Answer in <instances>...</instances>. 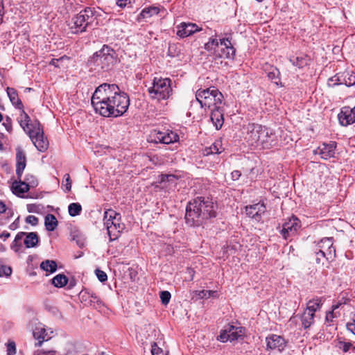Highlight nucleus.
Masks as SVG:
<instances>
[{"mask_svg":"<svg viewBox=\"0 0 355 355\" xmlns=\"http://www.w3.org/2000/svg\"><path fill=\"white\" fill-rule=\"evenodd\" d=\"M91 101L95 112L105 117L122 116L130 105L129 96L116 84L100 85L96 88Z\"/></svg>","mask_w":355,"mask_h":355,"instance_id":"1","label":"nucleus"},{"mask_svg":"<svg viewBox=\"0 0 355 355\" xmlns=\"http://www.w3.org/2000/svg\"><path fill=\"white\" fill-rule=\"evenodd\" d=\"M245 140L251 146L268 149L275 144L273 134L267 127L258 123H249Z\"/></svg>","mask_w":355,"mask_h":355,"instance_id":"2","label":"nucleus"},{"mask_svg":"<svg viewBox=\"0 0 355 355\" xmlns=\"http://www.w3.org/2000/svg\"><path fill=\"white\" fill-rule=\"evenodd\" d=\"M114 55L115 51L105 44L88 59L87 65L91 70L97 73L108 71L112 69L116 62Z\"/></svg>","mask_w":355,"mask_h":355,"instance_id":"3","label":"nucleus"},{"mask_svg":"<svg viewBox=\"0 0 355 355\" xmlns=\"http://www.w3.org/2000/svg\"><path fill=\"white\" fill-rule=\"evenodd\" d=\"M196 98L202 108L213 109L220 106L223 101V94L215 87L204 89H198L196 93Z\"/></svg>","mask_w":355,"mask_h":355,"instance_id":"4","label":"nucleus"},{"mask_svg":"<svg viewBox=\"0 0 355 355\" xmlns=\"http://www.w3.org/2000/svg\"><path fill=\"white\" fill-rule=\"evenodd\" d=\"M96 10L94 8L87 7L72 18V24L70 26L71 32L79 34L87 31L95 21Z\"/></svg>","mask_w":355,"mask_h":355,"instance_id":"5","label":"nucleus"},{"mask_svg":"<svg viewBox=\"0 0 355 355\" xmlns=\"http://www.w3.org/2000/svg\"><path fill=\"white\" fill-rule=\"evenodd\" d=\"M121 214L113 209H108L104 213V225L106 227L111 241L118 239L125 229V225L121 222Z\"/></svg>","mask_w":355,"mask_h":355,"instance_id":"6","label":"nucleus"},{"mask_svg":"<svg viewBox=\"0 0 355 355\" xmlns=\"http://www.w3.org/2000/svg\"><path fill=\"white\" fill-rule=\"evenodd\" d=\"M171 80L169 78H154L153 85L148 89L151 98L166 100L172 94Z\"/></svg>","mask_w":355,"mask_h":355,"instance_id":"7","label":"nucleus"},{"mask_svg":"<svg viewBox=\"0 0 355 355\" xmlns=\"http://www.w3.org/2000/svg\"><path fill=\"white\" fill-rule=\"evenodd\" d=\"M200 202L196 200V198L191 199L187 202L185 211V223L190 227H200L203 225V214L199 212L200 209Z\"/></svg>","mask_w":355,"mask_h":355,"instance_id":"8","label":"nucleus"},{"mask_svg":"<svg viewBox=\"0 0 355 355\" xmlns=\"http://www.w3.org/2000/svg\"><path fill=\"white\" fill-rule=\"evenodd\" d=\"M29 135L34 146L40 152H44L49 146V141L44 136V130L40 122L37 123V126L34 127V130H28Z\"/></svg>","mask_w":355,"mask_h":355,"instance_id":"9","label":"nucleus"},{"mask_svg":"<svg viewBox=\"0 0 355 355\" xmlns=\"http://www.w3.org/2000/svg\"><path fill=\"white\" fill-rule=\"evenodd\" d=\"M196 200L200 202L199 212L203 214V222L205 224L211 218L216 217V205L209 197L198 196Z\"/></svg>","mask_w":355,"mask_h":355,"instance_id":"10","label":"nucleus"},{"mask_svg":"<svg viewBox=\"0 0 355 355\" xmlns=\"http://www.w3.org/2000/svg\"><path fill=\"white\" fill-rule=\"evenodd\" d=\"M152 141L169 144L177 142L179 140V135L170 130H159L155 129L150 133Z\"/></svg>","mask_w":355,"mask_h":355,"instance_id":"11","label":"nucleus"},{"mask_svg":"<svg viewBox=\"0 0 355 355\" xmlns=\"http://www.w3.org/2000/svg\"><path fill=\"white\" fill-rule=\"evenodd\" d=\"M243 334L244 329L242 327L228 324L221 331L217 339L223 343L227 341L232 342L238 340Z\"/></svg>","mask_w":355,"mask_h":355,"instance_id":"12","label":"nucleus"},{"mask_svg":"<svg viewBox=\"0 0 355 355\" xmlns=\"http://www.w3.org/2000/svg\"><path fill=\"white\" fill-rule=\"evenodd\" d=\"M300 227V220L297 217L293 216L283 224L280 233L284 239H287L288 237L295 235Z\"/></svg>","mask_w":355,"mask_h":355,"instance_id":"13","label":"nucleus"},{"mask_svg":"<svg viewBox=\"0 0 355 355\" xmlns=\"http://www.w3.org/2000/svg\"><path fill=\"white\" fill-rule=\"evenodd\" d=\"M330 82H334V85H345L351 87L355 85V74L349 71L338 73L329 79Z\"/></svg>","mask_w":355,"mask_h":355,"instance_id":"14","label":"nucleus"},{"mask_svg":"<svg viewBox=\"0 0 355 355\" xmlns=\"http://www.w3.org/2000/svg\"><path fill=\"white\" fill-rule=\"evenodd\" d=\"M267 350H277L282 352L286 346L285 339L277 334H270L266 338Z\"/></svg>","mask_w":355,"mask_h":355,"instance_id":"15","label":"nucleus"},{"mask_svg":"<svg viewBox=\"0 0 355 355\" xmlns=\"http://www.w3.org/2000/svg\"><path fill=\"white\" fill-rule=\"evenodd\" d=\"M266 211V207L263 202L245 207L246 214L256 221L261 220L262 215L265 214Z\"/></svg>","mask_w":355,"mask_h":355,"instance_id":"16","label":"nucleus"},{"mask_svg":"<svg viewBox=\"0 0 355 355\" xmlns=\"http://www.w3.org/2000/svg\"><path fill=\"white\" fill-rule=\"evenodd\" d=\"M336 145L335 141H331L329 144L323 143L313 152L315 154H319L322 159L327 160L334 157Z\"/></svg>","mask_w":355,"mask_h":355,"instance_id":"17","label":"nucleus"},{"mask_svg":"<svg viewBox=\"0 0 355 355\" xmlns=\"http://www.w3.org/2000/svg\"><path fill=\"white\" fill-rule=\"evenodd\" d=\"M262 69L269 80H270L277 86L283 87L281 82L280 71L276 67L268 63H265L263 65Z\"/></svg>","mask_w":355,"mask_h":355,"instance_id":"18","label":"nucleus"},{"mask_svg":"<svg viewBox=\"0 0 355 355\" xmlns=\"http://www.w3.org/2000/svg\"><path fill=\"white\" fill-rule=\"evenodd\" d=\"M177 35L180 37H187L201 31L196 24L182 22L177 26Z\"/></svg>","mask_w":355,"mask_h":355,"instance_id":"19","label":"nucleus"},{"mask_svg":"<svg viewBox=\"0 0 355 355\" xmlns=\"http://www.w3.org/2000/svg\"><path fill=\"white\" fill-rule=\"evenodd\" d=\"M211 121L216 130H220L224 123V110L221 106L213 108L211 112Z\"/></svg>","mask_w":355,"mask_h":355,"instance_id":"20","label":"nucleus"},{"mask_svg":"<svg viewBox=\"0 0 355 355\" xmlns=\"http://www.w3.org/2000/svg\"><path fill=\"white\" fill-rule=\"evenodd\" d=\"M16 160V175L17 179L20 180L26 165V158L24 151L19 148H17Z\"/></svg>","mask_w":355,"mask_h":355,"instance_id":"21","label":"nucleus"},{"mask_svg":"<svg viewBox=\"0 0 355 355\" xmlns=\"http://www.w3.org/2000/svg\"><path fill=\"white\" fill-rule=\"evenodd\" d=\"M352 111L348 107H345L338 114V120L340 123L343 126H347L355 122V116H353Z\"/></svg>","mask_w":355,"mask_h":355,"instance_id":"22","label":"nucleus"},{"mask_svg":"<svg viewBox=\"0 0 355 355\" xmlns=\"http://www.w3.org/2000/svg\"><path fill=\"white\" fill-rule=\"evenodd\" d=\"M319 249H322L324 251L327 250L326 252L327 256V259L332 258V257L335 256L336 250L333 247V238L332 237H326L321 239L320 243H318Z\"/></svg>","mask_w":355,"mask_h":355,"instance_id":"23","label":"nucleus"},{"mask_svg":"<svg viewBox=\"0 0 355 355\" xmlns=\"http://www.w3.org/2000/svg\"><path fill=\"white\" fill-rule=\"evenodd\" d=\"M30 187V184H28L25 181H21V179L20 180H15L12 185L13 193L18 196L28 192Z\"/></svg>","mask_w":355,"mask_h":355,"instance_id":"24","label":"nucleus"},{"mask_svg":"<svg viewBox=\"0 0 355 355\" xmlns=\"http://www.w3.org/2000/svg\"><path fill=\"white\" fill-rule=\"evenodd\" d=\"M21 110L20 120L19 121L20 126L28 134V130H34V127L37 126V121L35 124L30 123L31 119L28 114L24 111V108Z\"/></svg>","mask_w":355,"mask_h":355,"instance_id":"25","label":"nucleus"},{"mask_svg":"<svg viewBox=\"0 0 355 355\" xmlns=\"http://www.w3.org/2000/svg\"><path fill=\"white\" fill-rule=\"evenodd\" d=\"M33 337L35 340H37L38 342L35 344L36 347H40L43 342L45 340L46 338L48 336L46 330L44 327L41 325L36 327L33 332Z\"/></svg>","mask_w":355,"mask_h":355,"instance_id":"26","label":"nucleus"},{"mask_svg":"<svg viewBox=\"0 0 355 355\" xmlns=\"http://www.w3.org/2000/svg\"><path fill=\"white\" fill-rule=\"evenodd\" d=\"M7 94L12 104L17 109L22 110L24 108L21 101L19 98L17 92L14 88L7 87Z\"/></svg>","mask_w":355,"mask_h":355,"instance_id":"27","label":"nucleus"},{"mask_svg":"<svg viewBox=\"0 0 355 355\" xmlns=\"http://www.w3.org/2000/svg\"><path fill=\"white\" fill-rule=\"evenodd\" d=\"M176 176L175 175H161L160 180L157 182L160 184L156 185V187L167 188L168 186H173L176 184Z\"/></svg>","mask_w":355,"mask_h":355,"instance_id":"28","label":"nucleus"},{"mask_svg":"<svg viewBox=\"0 0 355 355\" xmlns=\"http://www.w3.org/2000/svg\"><path fill=\"white\" fill-rule=\"evenodd\" d=\"M224 150L222 147L221 140H216L209 147H207L204 150L205 155H209L212 154H220Z\"/></svg>","mask_w":355,"mask_h":355,"instance_id":"29","label":"nucleus"},{"mask_svg":"<svg viewBox=\"0 0 355 355\" xmlns=\"http://www.w3.org/2000/svg\"><path fill=\"white\" fill-rule=\"evenodd\" d=\"M24 243L27 248L36 247L39 243V237L36 232H26Z\"/></svg>","mask_w":355,"mask_h":355,"instance_id":"30","label":"nucleus"},{"mask_svg":"<svg viewBox=\"0 0 355 355\" xmlns=\"http://www.w3.org/2000/svg\"><path fill=\"white\" fill-rule=\"evenodd\" d=\"M220 44L225 46L227 50L226 58H233L235 55L236 50L234 48L232 42L231 38L225 37L220 40Z\"/></svg>","mask_w":355,"mask_h":355,"instance_id":"31","label":"nucleus"},{"mask_svg":"<svg viewBox=\"0 0 355 355\" xmlns=\"http://www.w3.org/2000/svg\"><path fill=\"white\" fill-rule=\"evenodd\" d=\"M44 225L46 230L52 232L58 226V220L54 215L49 214L45 216Z\"/></svg>","mask_w":355,"mask_h":355,"instance_id":"32","label":"nucleus"},{"mask_svg":"<svg viewBox=\"0 0 355 355\" xmlns=\"http://www.w3.org/2000/svg\"><path fill=\"white\" fill-rule=\"evenodd\" d=\"M57 263L54 260H45L40 263V268L46 272L53 273L57 270Z\"/></svg>","mask_w":355,"mask_h":355,"instance_id":"33","label":"nucleus"},{"mask_svg":"<svg viewBox=\"0 0 355 355\" xmlns=\"http://www.w3.org/2000/svg\"><path fill=\"white\" fill-rule=\"evenodd\" d=\"M290 62L293 65L297 67L298 68H303L308 64L309 59L306 55L302 56H293L289 59Z\"/></svg>","mask_w":355,"mask_h":355,"instance_id":"34","label":"nucleus"},{"mask_svg":"<svg viewBox=\"0 0 355 355\" xmlns=\"http://www.w3.org/2000/svg\"><path fill=\"white\" fill-rule=\"evenodd\" d=\"M25 234H26V232H18L15 236V238L10 245V248L13 250L15 252H19V250L22 245L21 241L25 236Z\"/></svg>","mask_w":355,"mask_h":355,"instance_id":"35","label":"nucleus"},{"mask_svg":"<svg viewBox=\"0 0 355 355\" xmlns=\"http://www.w3.org/2000/svg\"><path fill=\"white\" fill-rule=\"evenodd\" d=\"M160 11L159 7L155 6H149L142 10L140 13V16L143 18L150 17L155 15H157Z\"/></svg>","mask_w":355,"mask_h":355,"instance_id":"36","label":"nucleus"},{"mask_svg":"<svg viewBox=\"0 0 355 355\" xmlns=\"http://www.w3.org/2000/svg\"><path fill=\"white\" fill-rule=\"evenodd\" d=\"M315 312H302L301 320L305 329L309 327L313 322Z\"/></svg>","mask_w":355,"mask_h":355,"instance_id":"37","label":"nucleus"},{"mask_svg":"<svg viewBox=\"0 0 355 355\" xmlns=\"http://www.w3.org/2000/svg\"><path fill=\"white\" fill-rule=\"evenodd\" d=\"M68 278L64 274H58L52 279V284L58 288H61L67 285Z\"/></svg>","mask_w":355,"mask_h":355,"instance_id":"38","label":"nucleus"},{"mask_svg":"<svg viewBox=\"0 0 355 355\" xmlns=\"http://www.w3.org/2000/svg\"><path fill=\"white\" fill-rule=\"evenodd\" d=\"M322 300L321 299H313L309 300L306 304V311H318L322 308Z\"/></svg>","mask_w":355,"mask_h":355,"instance_id":"39","label":"nucleus"},{"mask_svg":"<svg viewBox=\"0 0 355 355\" xmlns=\"http://www.w3.org/2000/svg\"><path fill=\"white\" fill-rule=\"evenodd\" d=\"M194 293L196 296L200 299H208L217 295L216 291L209 290L196 291Z\"/></svg>","mask_w":355,"mask_h":355,"instance_id":"40","label":"nucleus"},{"mask_svg":"<svg viewBox=\"0 0 355 355\" xmlns=\"http://www.w3.org/2000/svg\"><path fill=\"white\" fill-rule=\"evenodd\" d=\"M69 214L71 216H76L79 215L82 211L81 205L78 202H73L69 205Z\"/></svg>","mask_w":355,"mask_h":355,"instance_id":"41","label":"nucleus"},{"mask_svg":"<svg viewBox=\"0 0 355 355\" xmlns=\"http://www.w3.org/2000/svg\"><path fill=\"white\" fill-rule=\"evenodd\" d=\"M73 240L76 242L80 248H83L85 245V238L78 232L73 233Z\"/></svg>","mask_w":355,"mask_h":355,"instance_id":"42","label":"nucleus"},{"mask_svg":"<svg viewBox=\"0 0 355 355\" xmlns=\"http://www.w3.org/2000/svg\"><path fill=\"white\" fill-rule=\"evenodd\" d=\"M159 297L162 304L166 305L169 302L170 299L171 297V295L170 292L167 291H164L160 292Z\"/></svg>","mask_w":355,"mask_h":355,"instance_id":"43","label":"nucleus"},{"mask_svg":"<svg viewBox=\"0 0 355 355\" xmlns=\"http://www.w3.org/2000/svg\"><path fill=\"white\" fill-rule=\"evenodd\" d=\"M24 181L28 184H30V187H34L37 185V180L36 178L31 175V174H27L26 175Z\"/></svg>","mask_w":355,"mask_h":355,"instance_id":"44","label":"nucleus"},{"mask_svg":"<svg viewBox=\"0 0 355 355\" xmlns=\"http://www.w3.org/2000/svg\"><path fill=\"white\" fill-rule=\"evenodd\" d=\"M12 273V268L10 266L0 265V277L4 275L6 277L10 276Z\"/></svg>","mask_w":355,"mask_h":355,"instance_id":"45","label":"nucleus"},{"mask_svg":"<svg viewBox=\"0 0 355 355\" xmlns=\"http://www.w3.org/2000/svg\"><path fill=\"white\" fill-rule=\"evenodd\" d=\"M16 354V345L14 341L8 342L7 345V354L15 355Z\"/></svg>","mask_w":355,"mask_h":355,"instance_id":"46","label":"nucleus"},{"mask_svg":"<svg viewBox=\"0 0 355 355\" xmlns=\"http://www.w3.org/2000/svg\"><path fill=\"white\" fill-rule=\"evenodd\" d=\"M95 274H96L98 279L101 282H104L107 279V274L104 271H103L100 269H96L95 270Z\"/></svg>","mask_w":355,"mask_h":355,"instance_id":"47","label":"nucleus"},{"mask_svg":"<svg viewBox=\"0 0 355 355\" xmlns=\"http://www.w3.org/2000/svg\"><path fill=\"white\" fill-rule=\"evenodd\" d=\"M152 355H167L161 348L158 347L156 343L152 345Z\"/></svg>","mask_w":355,"mask_h":355,"instance_id":"48","label":"nucleus"},{"mask_svg":"<svg viewBox=\"0 0 355 355\" xmlns=\"http://www.w3.org/2000/svg\"><path fill=\"white\" fill-rule=\"evenodd\" d=\"M352 347V345L351 343H346L343 341H340L338 343L339 349H342L344 352H348Z\"/></svg>","mask_w":355,"mask_h":355,"instance_id":"49","label":"nucleus"},{"mask_svg":"<svg viewBox=\"0 0 355 355\" xmlns=\"http://www.w3.org/2000/svg\"><path fill=\"white\" fill-rule=\"evenodd\" d=\"M26 222L35 226L38 224V218L33 215H29L26 218Z\"/></svg>","mask_w":355,"mask_h":355,"instance_id":"50","label":"nucleus"},{"mask_svg":"<svg viewBox=\"0 0 355 355\" xmlns=\"http://www.w3.org/2000/svg\"><path fill=\"white\" fill-rule=\"evenodd\" d=\"M316 254V262L318 263H320L321 258L327 257V254L325 251H324L322 249H319L318 252H315Z\"/></svg>","mask_w":355,"mask_h":355,"instance_id":"51","label":"nucleus"},{"mask_svg":"<svg viewBox=\"0 0 355 355\" xmlns=\"http://www.w3.org/2000/svg\"><path fill=\"white\" fill-rule=\"evenodd\" d=\"M3 125L5 127L7 131H12V119L10 117L8 116L6 117L5 121L3 123Z\"/></svg>","mask_w":355,"mask_h":355,"instance_id":"52","label":"nucleus"},{"mask_svg":"<svg viewBox=\"0 0 355 355\" xmlns=\"http://www.w3.org/2000/svg\"><path fill=\"white\" fill-rule=\"evenodd\" d=\"M64 179L65 180V187H66V190L67 191H69L71 189V180L70 179V176L68 173L65 174L64 175Z\"/></svg>","mask_w":355,"mask_h":355,"instance_id":"53","label":"nucleus"},{"mask_svg":"<svg viewBox=\"0 0 355 355\" xmlns=\"http://www.w3.org/2000/svg\"><path fill=\"white\" fill-rule=\"evenodd\" d=\"M338 313V312H327L326 317H325L326 321L332 322L334 318H335L338 316L337 315Z\"/></svg>","mask_w":355,"mask_h":355,"instance_id":"54","label":"nucleus"},{"mask_svg":"<svg viewBox=\"0 0 355 355\" xmlns=\"http://www.w3.org/2000/svg\"><path fill=\"white\" fill-rule=\"evenodd\" d=\"M241 175V172L239 170H235L231 173L232 179L234 181L238 180Z\"/></svg>","mask_w":355,"mask_h":355,"instance_id":"55","label":"nucleus"},{"mask_svg":"<svg viewBox=\"0 0 355 355\" xmlns=\"http://www.w3.org/2000/svg\"><path fill=\"white\" fill-rule=\"evenodd\" d=\"M347 329L355 335V322H348L347 324Z\"/></svg>","mask_w":355,"mask_h":355,"instance_id":"56","label":"nucleus"},{"mask_svg":"<svg viewBox=\"0 0 355 355\" xmlns=\"http://www.w3.org/2000/svg\"><path fill=\"white\" fill-rule=\"evenodd\" d=\"M19 227V217L9 225V229L11 230H15L17 229Z\"/></svg>","mask_w":355,"mask_h":355,"instance_id":"57","label":"nucleus"},{"mask_svg":"<svg viewBox=\"0 0 355 355\" xmlns=\"http://www.w3.org/2000/svg\"><path fill=\"white\" fill-rule=\"evenodd\" d=\"M10 236V234L8 232L3 231L0 234V239H2L3 241H5L7 239H8Z\"/></svg>","mask_w":355,"mask_h":355,"instance_id":"58","label":"nucleus"},{"mask_svg":"<svg viewBox=\"0 0 355 355\" xmlns=\"http://www.w3.org/2000/svg\"><path fill=\"white\" fill-rule=\"evenodd\" d=\"M209 41L211 43V44L213 45L214 49L218 47L220 43V41L218 42V40L216 38H210Z\"/></svg>","mask_w":355,"mask_h":355,"instance_id":"59","label":"nucleus"},{"mask_svg":"<svg viewBox=\"0 0 355 355\" xmlns=\"http://www.w3.org/2000/svg\"><path fill=\"white\" fill-rule=\"evenodd\" d=\"M7 211V207L6 204L0 200V214L6 213Z\"/></svg>","mask_w":355,"mask_h":355,"instance_id":"60","label":"nucleus"},{"mask_svg":"<svg viewBox=\"0 0 355 355\" xmlns=\"http://www.w3.org/2000/svg\"><path fill=\"white\" fill-rule=\"evenodd\" d=\"M187 273L189 274V280L192 281L193 279L195 271L192 268H187Z\"/></svg>","mask_w":355,"mask_h":355,"instance_id":"61","label":"nucleus"},{"mask_svg":"<svg viewBox=\"0 0 355 355\" xmlns=\"http://www.w3.org/2000/svg\"><path fill=\"white\" fill-rule=\"evenodd\" d=\"M62 58H60V59H55V58H53V59L50 61L49 64H50L51 65H53V66H55V67H59V66H58V62H59V61H60V60H62Z\"/></svg>","mask_w":355,"mask_h":355,"instance_id":"62","label":"nucleus"},{"mask_svg":"<svg viewBox=\"0 0 355 355\" xmlns=\"http://www.w3.org/2000/svg\"><path fill=\"white\" fill-rule=\"evenodd\" d=\"M205 49L207 51H211L212 50H215V49L214 48L213 45L211 44L209 41L205 44Z\"/></svg>","mask_w":355,"mask_h":355,"instance_id":"63","label":"nucleus"},{"mask_svg":"<svg viewBox=\"0 0 355 355\" xmlns=\"http://www.w3.org/2000/svg\"><path fill=\"white\" fill-rule=\"evenodd\" d=\"M342 303L340 302H338L336 303V304H333L332 306H331V311H335L336 309H344V306H342Z\"/></svg>","mask_w":355,"mask_h":355,"instance_id":"64","label":"nucleus"}]
</instances>
